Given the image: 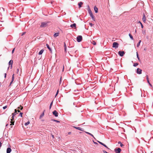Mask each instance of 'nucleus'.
I'll return each mask as SVG.
<instances>
[{
  "label": "nucleus",
  "instance_id": "nucleus-50",
  "mask_svg": "<svg viewBox=\"0 0 153 153\" xmlns=\"http://www.w3.org/2000/svg\"><path fill=\"white\" fill-rule=\"evenodd\" d=\"M90 135H91V136H92V137H94V136L93 135V134H90Z\"/></svg>",
  "mask_w": 153,
  "mask_h": 153
},
{
  "label": "nucleus",
  "instance_id": "nucleus-25",
  "mask_svg": "<svg viewBox=\"0 0 153 153\" xmlns=\"http://www.w3.org/2000/svg\"><path fill=\"white\" fill-rule=\"evenodd\" d=\"M90 16H91V17L92 18V19L94 20V21H95V18H94V16L93 14H92V15H90Z\"/></svg>",
  "mask_w": 153,
  "mask_h": 153
},
{
  "label": "nucleus",
  "instance_id": "nucleus-8",
  "mask_svg": "<svg viewBox=\"0 0 153 153\" xmlns=\"http://www.w3.org/2000/svg\"><path fill=\"white\" fill-rule=\"evenodd\" d=\"M142 70L139 68L137 69V73L139 74H141L142 73Z\"/></svg>",
  "mask_w": 153,
  "mask_h": 153
},
{
  "label": "nucleus",
  "instance_id": "nucleus-31",
  "mask_svg": "<svg viewBox=\"0 0 153 153\" xmlns=\"http://www.w3.org/2000/svg\"><path fill=\"white\" fill-rule=\"evenodd\" d=\"M146 79L147 81V82L149 83V79L148 76V75H146Z\"/></svg>",
  "mask_w": 153,
  "mask_h": 153
},
{
  "label": "nucleus",
  "instance_id": "nucleus-34",
  "mask_svg": "<svg viewBox=\"0 0 153 153\" xmlns=\"http://www.w3.org/2000/svg\"><path fill=\"white\" fill-rule=\"evenodd\" d=\"M138 65V63H134L133 66L134 67H136V66H137V65Z\"/></svg>",
  "mask_w": 153,
  "mask_h": 153
},
{
  "label": "nucleus",
  "instance_id": "nucleus-62",
  "mask_svg": "<svg viewBox=\"0 0 153 153\" xmlns=\"http://www.w3.org/2000/svg\"><path fill=\"white\" fill-rule=\"evenodd\" d=\"M95 144H97V143H94Z\"/></svg>",
  "mask_w": 153,
  "mask_h": 153
},
{
  "label": "nucleus",
  "instance_id": "nucleus-13",
  "mask_svg": "<svg viewBox=\"0 0 153 153\" xmlns=\"http://www.w3.org/2000/svg\"><path fill=\"white\" fill-rule=\"evenodd\" d=\"M143 21L144 22H145L146 20V18L144 14L143 18Z\"/></svg>",
  "mask_w": 153,
  "mask_h": 153
},
{
  "label": "nucleus",
  "instance_id": "nucleus-48",
  "mask_svg": "<svg viewBox=\"0 0 153 153\" xmlns=\"http://www.w3.org/2000/svg\"><path fill=\"white\" fill-rule=\"evenodd\" d=\"M13 82L11 81L10 83V86L11 85V84L13 83Z\"/></svg>",
  "mask_w": 153,
  "mask_h": 153
},
{
  "label": "nucleus",
  "instance_id": "nucleus-45",
  "mask_svg": "<svg viewBox=\"0 0 153 153\" xmlns=\"http://www.w3.org/2000/svg\"><path fill=\"white\" fill-rule=\"evenodd\" d=\"M103 152L104 153H108V152H107L105 151V150H103Z\"/></svg>",
  "mask_w": 153,
  "mask_h": 153
},
{
  "label": "nucleus",
  "instance_id": "nucleus-28",
  "mask_svg": "<svg viewBox=\"0 0 153 153\" xmlns=\"http://www.w3.org/2000/svg\"><path fill=\"white\" fill-rule=\"evenodd\" d=\"M30 122L29 121H28L26 123H25V126H27V125H28L30 123Z\"/></svg>",
  "mask_w": 153,
  "mask_h": 153
},
{
  "label": "nucleus",
  "instance_id": "nucleus-43",
  "mask_svg": "<svg viewBox=\"0 0 153 153\" xmlns=\"http://www.w3.org/2000/svg\"><path fill=\"white\" fill-rule=\"evenodd\" d=\"M89 24L91 27H92L93 25L91 23H89Z\"/></svg>",
  "mask_w": 153,
  "mask_h": 153
},
{
  "label": "nucleus",
  "instance_id": "nucleus-11",
  "mask_svg": "<svg viewBox=\"0 0 153 153\" xmlns=\"http://www.w3.org/2000/svg\"><path fill=\"white\" fill-rule=\"evenodd\" d=\"M46 46L47 48L49 49V50L51 52L52 50L51 48L50 47L49 45L47 44H46Z\"/></svg>",
  "mask_w": 153,
  "mask_h": 153
},
{
  "label": "nucleus",
  "instance_id": "nucleus-30",
  "mask_svg": "<svg viewBox=\"0 0 153 153\" xmlns=\"http://www.w3.org/2000/svg\"><path fill=\"white\" fill-rule=\"evenodd\" d=\"M14 74H13L12 75V80L11 81L12 82H13L14 80Z\"/></svg>",
  "mask_w": 153,
  "mask_h": 153
},
{
  "label": "nucleus",
  "instance_id": "nucleus-42",
  "mask_svg": "<svg viewBox=\"0 0 153 153\" xmlns=\"http://www.w3.org/2000/svg\"><path fill=\"white\" fill-rule=\"evenodd\" d=\"M59 92V90H58L56 92V94L55 95V97H56V96L58 94Z\"/></svg>",
  "mask_w": 153,
  "mask_h": 153
},
{
  "label": "nucleus",
  "instance_id": "nucleus-24",
  "mask_svg": "<svg viewBox=\"0 0 153 153\" xmlns=\"http://www.w3.org/2000/svg\"><path fill=\"white\" fill-rule=\"evenodd\" d=\"M76 24L75 23H74L71 25V27L72 28H73V27H76Z\"/></svg>",
  "mask_w": 153,
  "mask_h": 153
},
{
  "label": "nucleus",
  "instance_id": "nucleus-19",
  "mask_svg": "<svg viewBox=\"0 0 153 153\" xmlns=\"http://www.w3.org/2000/svg\"><path fill=\"white\" fill-rule=\"evenodd\" d=\"M17 113V110L16 109H15V112L13 113L12 114V115L13 116H15Z\"/></svg>",
  "mask_w": 153,
  "mask_h": 153
},
{
  "label": "nucleus",
  "instance_id": "nucleus-7",
  "mask_svg": "<svg viewBox=\"0 0 153 153\" xmlns=\"http://www.w3.org/2000/svg\"><path fill=\"white\" fill-rule=\"evenodd\" d=\"M121 149L120 148L115 149V151L116 153H120L121 151Z\"/></svg>",
  "mask_w": 153,
  "mask_h": 153
},
{
  "label": "nucleus",
  "instance_id": "nucleus-22",
  "mask_svg": "<svg viewBox=\"0 0 153 153\" xmlns=\"http://www.w3.org/2000/svg\"><path fill=\"white\" fill-rule=\"evenodd\" d=\"M94 10L95 13H97L98 12V8L96 6L94 7Z\"/></svg>",
  "mask_w": 153,
  "mask_h": 153
},
{
  "label": "nucleus",
  "instance_id": "nucleus-14",
  "mask_svg": "<svg viewBox=\"0 0 153 153\" xmlns=\"http://www.w3.org/2000/svg\"><path fill=\"white\" fill-rule=\"evenodd\" d=\"M45 111V110H44V111L40 115V116L39 117V119H41V118L44 116Z\"/></svg>",
  "mask_w": 153,
  "mask_h": 153
},
{
  "label": "nucleus",
  "instance_id": "nucleus-57",
  "mask_svg": "<svg viewBox=\"0 0 153 153\" xmlns=\"http://www.w3.org/2000/svg\"><path fill=\"white\" fill-rule=\"evenodd\" d=\"M52 137L53 138H54V136L53 135H52Z\"/></svg>",
  "mask_w": 153,
  "mask_h": 153
},
{
  "label": "nucleus",
  "instance_id": "nucleus-12",
  "mask_svg": "<svg viewBox=\"0 0 153 153\" xmlns=\"http://www.w3.org/2000/svg\"><path fill=\"white\" fill-rule=\"evenodd\" d=\"M73 127L74 128H75L76 129H78V130H79L82 131H83L82 130V128H81L79 127H76V126H73Z\"/></svg>",
  "mask_w": 153,
  "mask_h": 153
},
{
  "label": "nucleus",
  "instance_id": "nucleus-47",
  "mask_svg": "<svg viewBox=\"0 0 153 153\" xmlns=\"http://www.w3.org/2000/svg\"><path fill=\"white\" fill-rule=\"evenodd\" d=\"M85 132L86 133H87V134H89V135L91 134V133H89V132H86V131H85Z\"/></svg>",
  "mask_w": 153,
  "mask_h": 153
},
{
  "label": "nucleus",
  "instance_id": "nucleus-26",
  "mask_svg": "<svg viewBox=\"0 0 153 153\" xmlns=\"http://www.w3.org/2000/svg\"><path fill=\"white\" fill-rule=\"evenodd\" d=\"M88 12L90 15H92V14H93L92 12L90 9L88 10Z\"/></svg>",
  "mask_w": 153,
  "mask_h": 153
},
{
  "label": "nucleus",
  "instance_id": "nucleus-49",
  "mask_svg": "<svg viewBox=\"0 0 153 153\" xmlns=\"http://www.w3.org/2000/svg\"><path fill=\"white\" fill-rule=\"evenodd\" d=\"M52 106V105H50V106H49V109H51Z\"/></svg>",
  "mask_w": 153,
  "mask_h": 153
},
{
  "label": "nucleus",
  "instance_id": "nucleus-10",
  "mask_svg": "<svg viewBox=\"0 0 153 153\" xmlns=\"http://www.w3.org/2000/svg\"><path fill=\"white\" fill-rule=\"evenodd\" d=\"M64 49H65V55H66V53L67 52L66 51V49H67V47L66 44L65 42H64Z\"/></svg>",
  "mask_w": 153,
  "mask_h": 153
},
{
  "label": "nucleus",
  "instance_id": "nucleus-9",
  "mask_svg": "<svg viewBox=\"0 0 153 153\" xmlns=\"http://www.w3.org/2000/svg\"><path fill=\"white\" fill-rule=\"evenodd\" d=\"M12 150L10 148L8 147L7 149L6 153H10L11 152Z\"/></svg>",
  "mask_w": 153,
  "mask_h": 153
},
{
  "label": "nucleus",
  "instance_id": "nucleus-63",
  "mask_svg": "<svg viewBox=\"0 0 153 153\" xmlns=\"http://www.w3.org/2000/svg\"><path fill=\"white\" fill-rule=\"evenodd\" d=\"M3 8V9L4 10V8Z\"/></svg>",
  "mask_w": 153,
  "mask_h": 153
},
{
  "label": "nucleus",
  "instance_id": "nucleus-15",
  "mask_svg": "<svg viewBox=\"0 0 153 153\" xmlns=\"http://www.w3.org/2000/svg\"><path fill=\"white\" fill-rule=\"evenodd\" d=\"M44 51V50L43 49H42L41 50H40L38 54L39 55H42L43 53V52Z\"/></svg>",
  "mask_w": 153,
  "mask_h": 153
},
{
  "label": "nucleus",
  "instance_id": "nucleus-29",
  "mask_svg": "<svg viewBox=\"0 0 153 153\" xmlns=\"http://www.w3.org/2000/svg\"><path fill=\"white\" fill-rule=\"evenodd\" d=\"M18 108L19 109H20L21 110H22L23 109V107L22 106L20 105L19 107H18Z\"/></svg>",
  "mask_w": 153,
  "mask_h": 153
},
{
  "label": "nucleus",
  "instance_id": "nucleus-54",
  "mask_svg": "<svg viewBox=\"0 0 153 153\" xmlns=\"http://www.w3.org/2000/svg\"><path fill=\"white\" fill-rule=\"evenodd\" d=\"M12 68V65H11L10 66V68L11 69Z\"/></svg>",
  "mask_w": 153,
  "mask_h": 153
},
{
  "label": "nucleus",
  "instance_id": "nucleus-5",
  "mask_svg": "<svg viewBox=\"0 0 153 153\" xmlns=\"http://www.w3.org/2000/svg\"><path fill=\"white\" fill-rule=\"evenodd\" d=\"M52 114L56 117H57L58 116V113L56 110L53 111L52 112Z\"/></svg>",
  "mask_w": 153,
  "mask_h": 153
},
{
  "label": "nucleus",
  "instance_id": "nucleus-56",
  "mask_svg": "<svg viewBox=\"0 0 153 153\" xmlns=\"http://www.w3.org/2000/svg\"><path fill=\"white\" fill-rule=\"evenodd\" d=\"M8 124H7L6 125V126H8Z\"/></svg>",
  "mask_w": 153,
  "mask_h": 153
},
{
  "label": "nucleus",
  "instance_id": "nucleus-16",
  "mask_svg": "<svg viewBox=\"0 0 153 153\" xmlns=\"http://www.w3.org/2000/svg\"><path fill=\"white\" fill-rule=\"evenodd\" d=\"M98 142H99V143H100L101 145L103 146H104L105 147L108 148V147H107V146L105 145V144H104L103 143H102V142H100V141H98Z\"/></svg>",
  "mask_w": 153,
  "mask_h": 153
},
{
  "label": "nucleus",
  "instance_id": "nucleus-51",
  "mask_svg": "<svg viewBox=\"0 0 153 153\" xmlns=\"http://www.w3.org/2000/svg\"><path fill=\"white\" fill-rule=\"evenodd\" d=\"M19 71V69H17V73H18V72Z\"/></svg>",
  "mask_w": 153,
  "mask_h": 153
},
{
  "label": "nucleus",
  "instance_id": "nucleus-32",
  "mask_svg": "<svg viewBox=\"0 0 153 153\" xmlns=\"http://www.w3.org/2000/svg\"><path fill=\"white\" fill-rule=\"evenodd\" d=\"M118 143L119 144H120V145L121 147H122L124 146L123 144H122L120 142H119Z\"/></svg>",
  "mask_w": 153,
  "mask_h": 153
},
{
  "label": "nucleus",
  "instance_id": "nucleus-6",
  "mask_svg": "<svg viewBox=\"0 0 153 153\" xmlns=\"http://www.w3.org/2000/svg\"><path fill=\"white\" fill-rule=\"evenodd\" d=\"M118 54L120 56H122L124 54L125 52L123 51H119L118 52Z\"/></svg>",
  "mask_w": 153,
  "mask_h": 153
},
{
  "label": "nucleus",
  "instance_id": "nucleus-46",
  "mask_svg": "<svg viewBox=\"0 0 153 153\" xmlns=\"http://www.w3.org/2000/svg\"><path fill=\"white\" fill-rule=\"evenodd\" d=\"M7 74L6 73H5L4 74V77L5 78L6 77Z\"/></svg>",
  "mask_w": 153,
  "mask_h": 153
},
{
  "label": "nucleus",
  "instance_id": "nucleus-55",
  "mask_svg": "<svg viewBox=\"0 0 153 153\" xmlns=\"http://www.w3.org/2000/svg\"><path fill=\"white\" fill-rule=\"evenodd\" d=\"M149 85L151 86H152V85L149 82Z\"/></svg>",
  "mask_w": 153,
  "mask_h": 153
},
{
  "label": "nucleus",
  "instance_id": "nucleus-3",
  "mask_svg": "<svg viewBox=\"0 0 153 153\" xmlns=\"http://www.w3.org/2000/svg\"><path fill=\"white\" fill-rule=\"evenodd\" d=\"M47 26V23L46 22H42L41 23L40 27H46Z\"/></svg>",
  "mask_w": 153,
  "mask_h": 153
},
{
  "label": "nucleus",
  "instance_id": "nucleus-52",
  "mask_svg": "<svg viewBox=\"0 0 153 153\" xmlns=\"http://www.w3.org/2000/svg\"><path fill=\"white\" fill-rule=\"evenodd\" d=\"M18 111V112H20L19 110H17V112Z\"/></svg>",
  "mask_w": 153,
  "mask_h": 153
},
{
  "label": "nucleus",
  "instance_id": "nucleus-33",
  "mask_svg": "<svg viewBox=\"0 0 153 153\" xmlns=\"http://www.w3.org/2000/svg\"><path fill=\"white\" fill-rule=\"evenodd\" d=\"M129 36L130 38L132 39H133V37L131 35V34L130 33H129Z\"/></svg>",
  "mask_w": 153,
  "mask_h": 153
},
{
  "label": "nucleus",
  "instance_id": "nucleus-41",
  "mask_svg": "<svg viewBox=\"0 0 153 153\" xmlns=\"http://www.w3.org/2000/svg\"><path fill=\"white\" fill-rule=\"evenodd\" d=\"M15 48H14L12 50V53H13L14 52V51H15Z\"/></svg>",
  "mask_w": 153,
  "mask_h": 153
},
{
  "label": "nucleus",
  "instance_id": "nucleus-2",
  "mask_svg": "<svg viewBox=\"0 0 153 153\" xmlns=\"http://www.w3.org/2000/svg\"><path fill=\"white\" fill-rule=\"evenodd\" d=\"M76 39L77 41L78 42H80L82 40V37L81 36H79L77 37Z\"/></svg>",
  "mask_w": 153,
  "mask_h": 153
},
{
  "label": "nucleus",
  "instance_id": "nucleus-21",
  "mask_svg": "<svg viewBox=\"0 0 153 153\" xmlns=\"http://www.w3.org/2000/svg\"><path fill=\"white\" fill-rule=\"evenodd\" d=\"M83 4V3L82 2H80L78 3V5L79 8H80L81 7L82 5Z\"/></svg>",
  "mask_w": 153,
  "mask_h": 153
},
{
  "label": "nucleus",
  "instance_id": "nucleus-18",
  "mask_svg": "<svg viewBox=\"0 0 153 153\" xmlns=\"http://www.w3.org/2000/svg\"><path fill=\"white\" fill-rule=\"evenodd\" d=\"M13 63V61L12 60H10L8 62L9 65H12Z\"/></svg>",
  "mask_w": 153,
  "mask_h": 153
},
{
  "label": "nucleus",
  "instance_id": "nucleus-23",
  "mask_svg": "<svg viewBox=\"0 0 153 153\" xmlns=\"http://www.w3.org/2000/svg\"><path fill=\"white\" fill-rule=\"evenodd\" d=\"M51 121H54V122H56L57 123H60V121L59 120H55V119H52L51 120Z\"/></svg>",
  "mask_w": 153,
  "mask_h": 153
},
{
  "label": "nucleus",
  "instance_id": "nucleus-20",
  "mask_svg": "<svg viewBox=\"0 0 153 153\" xmlns=\"http://www.w3.org/2000/svg\"><path fill=\"white\" fill-rule=\"evenodd\" d=\"M59 33H55L53 35V36L55 37H56L59 36Z\"/></svg>",
  "mask_w": 153,
  "mask_h": 153
},
{
  "label": "nucleus",
  "instance_id": "nucleus-38",
  "mask_svg": "<svg viewBox=\"0 0 153 153\" xmlns=\"http://www.w3.org/2000/svg\"><path fill=\"white\" fill-rule=\"evenodd\" d=\"M139 22L140 24V25H141V27L143 28V26L142 24V23L140 21Z\"/></svg>",
  "mask_w": 153,
  "mask_h": 153
},
{
  "label": "nucleus",
  "instance_id": "nucleus-27",
  "mask_svg": "<svg viewBox=\"0 0 153 153\" xmlns=\"http://www.w3.org/2000/svg\"><path fill=\"white\" fill-rule=\"evenodd\" d=\"M141 42V40H140L139 41V42L137 44V47H139V45H140V43Z\"/></svg>",
  "mask_w": 153,
  "mask_h": 153
},
{
  "label": "nucleus",
  "instance_id": "nucleus-40",
  "mask_svg": "<svg viewBox=\"0 0 153 153\" xmlns=\"http://www.w3.org/2000/svg\"><path fill=\"white\" fill-rule=\"evenodd\" d=\"M26 33V32H24L22 34H21V36H23Z\"/></svg>",
  "mask_w": 153,
  "mask_h": 153
},
{
  "label": "nucleus",
  "instance_id": "nucleus-37",
  "mask_svg": "<svg viewBox=\"0 0 153 153\" xmlns=\"http://www.w3.org/2000/svg\"><path fill=\"white\" fill-rule=\"evenodd\" d=\"M22 114H23V113L20 112V113L19 114V116H20L21 117H22Z\"/></svg>",
  "mask_w": 153,
  "mask_h": 153
},
{
  "label": "nucleus",
  "instance_id": "nucleus-53",
  "mask_svg": "<svg viewBox=\"0 0 153 153\" xmlns=\"http://www.w3.org/2000/svg\"><path fill=\"white\" fill-rule=\"evenodd\" d=\"M71 132H69L68 133V134H71Z\"/></svg>",
  "mask_w": 153,
  "mask_h": 153
},
{
  "label": "nucleus",
  "instance_id": "nucleus-61",
  "mask_svg": "<svg viewBox=\"0 0 153 153\" xmlns=\"http://www.w3.org/2000/svg\"><path fill=\"white\" fill-rule=\"evenodd\" d=\"M10 67L9 66L8 67V69H9V68Z\"/></svg>",
  "mask_w": 153,
  "mask_h": 153
},
{
  "label": "nucleus",
  "instance_id": "nucleus-58",
  "mask_svg": "<svg viewBox=\"0 0 153 153\" xmlns=\"http://www.w3.org/2000/svg\"><path fill=\"white\" fill-rule=\"evenodd\" d=\"M144 50L145 51H146V48H144Z\"/></svg>",
  "mask_w": 153,
  "mask_h": 153
},
{
  "label": "nucleus",
  "instance_id": "nucleus-1",
  "mask_svg": "<svg viewBox=\"0 0 153 153\" xmlns=\"http://www.w3.org/2000/svg\"><path fill=\"white\" fill-rule=\"evenodd\" d=\"M14 116H15L12 115L11 118L10 119V126H12L14 125L15 122V121L14 120Z\"/></svg>",
  "mask_w": 153,
  "mask_h": 153
},
{
  "label": "nucleus",
  "instance_id": "nucleus-39",
  "mask_svg": "<svg viewBox=\"0 0 153 153\" xmlns=\"http://www.w3.org/2000/svg\"><path fill=\"white\" fill-rule=\"evenodd\" d=\"M7 105H6L4 106L3 107V109H5L6 108H7Z\"/></svg>",
  "mask_w": 153,
  "mask_h": 153
},
{
  "label": "nucleus",
  "instance_id": "nucleus-44",
  "mask_svg": "<svg viewBox=\"0 0 153 153\" xmlns=\"http://www.w3.org/2000/svg\"><path fill=\"white\" fill-rule=\"evenodd\" d=\"M53 101H52L50 103V105H53Z\"/></svg>",
  "mask_w": 153,
  "mask_h": 153
},
{
  "label": "nucleus",
  "instance_id": "nucleus-17",
  "mask_svg": "<svg viewBox=\"0 0 153 153\" xmlns=\"http://www.w3.org/2000/svg\"><path fill=\"white\" fill-rule=\"evenodd\" d=\"M73 73V70L72 69H71L70 68V69L69 70V73H68L69 74H72Z\"/></svg>",
  "mask_w": 153,
  "mask_h": 153
},
{
  "label": "nucleus",
  "instance_id": "nucleus-59",
  "mask_svg": "<svg viewBox=\"0 0 153 153\" xmlns=\"http://www.w3.org/2000/svg\"><path fill=\"white\" fill-rule=\"evenodd\" d=\"M61 78L60 79V82H61Z\"/></svg>",
  "mask_w": 153,
  "mask_h": 153
},
{
  "label": "nucleus",
  "instance_id": "nucleus-35",
  "mask_svg": "<svg viewBox=\"0 0 153 153\" xmlns=\"http://www.w3.org/2000/svg\"><path fill=\"white\" fill-rule=\"evenodd\" d=\"M92 43L94 45H96V43L94 41H92Z\"/></svg>",
  "mask_w": 153,
  "mask_h": 153
},
{
  "label": "nucleus",
  "instance_id": "nucleus-4",
  "mask_svg": "<svg viewBox=\"0 0 153 153\" xmlns=\"http://www.w3.org/2000/svg\"><path fill=\"white\" fill-rule=\"evenodd\" d=\"M119 44L117 42H114L113 43V47L115 48H116L118 47Z\"/></svg>",
  "mask_w": 153,
  "mask_h": 153
},
{
  "label": "nucleus",
  "instance_id": "nucleus-60",
  "mask_svg": "<svg viewBox=\"0 0 153 153\" xmlns=\"http://www.w3.org/2000/svg\"><path fill=\"white\" fill-rule=\"evenodd\" d=\"M135 33H136V32H137V31H136V30H135Z\"/></svg>",
  "mask_w": 153,
  "mask_h": 153
},
{
  "label": "nucleus",
  "instance_id": "nucleus-36",
  "mask_svg": "<svg viewBox=\"0 0 153 153\" xmlns=\"http://www.w3.org/2000/svg\"><path fill=\"white\" fill-rule=\"evenodd\" d=\"M137 58L138 60H140V58H139V55H138V54L137 52Z\"/></svg>",
  "mask_w": 153,
  "mask_h": 153
},
{
  "label": "nucleus",
  "instance_id": "nucleus-64",
  "mask_svg": "<svg viewBox=\"0 0 153 153\" xmlns=\"http://www.w3.org/2000/svg\"><path fill=\"white\" fill-rule=\"evenodd\" d=\"M64 66H63V69H64Z\"/></svg>",
  "mask_w": 153,
  "mask_h": 153
}]
</instances>
